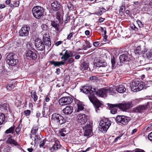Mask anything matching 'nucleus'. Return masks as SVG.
<instances>
[{
    "label": "nucleus",
    "mask_w": 152,
    "mask_h": 152,
    "mask_svg": "<svg viewBox=\"0 0 152 152\" xmlns=\"http://www.w3.org/2000/svg\"><path fill=\"white\" fill-rule=\"evenodd\" d=\"M90 86H85L82 87L81 91L84 93L88 94L90 101L93 104L95 108L96 112H97L98 109L102 105V104L94 96V91L92 89Z\"/></svg>",
    "instance_id": "nucleus-1"
},
{
    "label": "nucleus",
    "mask_w": 152,
    "mask_h": 152,
    "mask_svg": "<svg viewBox=\"0 0 152 152\" xmlns=\"http://www.w3.org/2000/svg\"><path fill=\"white\" fill-rule=\"evenodd\" d=\"M66 122V120L59 114L55 113L52 115L50 123L54 129H57L59 128L61 124H64Z\"/></svg>",
    "instance_id": "nucleus-2"
},
{
    "label": "nucleus",
    "mask_w": 152,
    "mask_h": 152,
    "mask_svg": "<svg viewBox=\"0 0 152 152\" xmlns=\"http://www.w3.org/2000/svg\"><path fill=\"white\" fill-rule=\"evenodd\" d=\"M45 10L42 7L39 6H35L32 10L33 16L35 18L39 19L45 15Z\"/></svg>",
    "instance_id": "nucleus-3"
},
{
    "label": "nucleus",
    "mask_w": 152,
    "mask_h": 152,
    "mask_svg": "<svg viewBox=\"0 0 152 152\" xmlns=\"http://www.w3.org/2000/svg\"><path fill=\"white\" fill-rule=\"evenodd\" d=\"M108 93L110 95L114 94V90L112 88H101L96 91V94L100 97H104L107 96V94Z\"/></svg>",
    "instance_id": "nucleus-4"
},
{
    "label": "nucleus",
    "mask_w": 152,
    "mask_h": 152,
    "mask_svg": "<svg viewBox=\"0 0 152 152\" xmlns=\"http://www.w3.org/2000/svg\"><path fill=\"white\" fill-rule=\"evenodd\" d=\"M100 64V66L96 68V69L98 70L97 73L102 74H104L108 73L111 71L112 68L109 65L107 64L106 63L103 62H99Z\"/></svg>",
    "instance_id": "nucleus-5"
},
{
    "label": "nucleus",
    "mask_w": 152,
    "mask_h": 152,
    "mask_svg": "<svg viewBox=\"0 0 152 152\" xmlns=\"http://www.w3.org/2000/svg\"><path fill=\"white\" fill-rule=\"evenodd\" d=\"M111 124V121L108 118H105L100 121L99 125L103 132H105Z\"/></svg>",
    "instance_id": "nucleus-6"
},
{
    "label": "nucleus",
    "mask_w": 152,
    "mask_h": 152,
    "mask_svg": "<svg viewBox=\"0 0 152 152\" xmlns=\"http://www.w3.org/2000/svg\"><path fill=\"white\" fill-rule=\"evenodd\" d=\"M6 59L7 62L12 66L16 65L18 62V60L16 58V55L12 53H9L7 56Z\"/></svg>",
    "instance_id": "nucleus-7"
},
{
    "label": "nucleus",
    "mask_w": 152,
    "mask_h": 152,
    "mask_svg": "<svg viewBox=\"0 0 152 152\" xmlns=\"http://www.w3.org/2000/svg\"><path fill=\"white\" fill-rule=\"evenodd\" d=\"M132 90L134 92H137L142 90L144 86L143 83L137 80H135L132 82Z\"/></svg>",
    "instance_id": "nucleus-8"
},
{
    "label": "nucleus",
    "mask_w": 152,
    "mask_h": 152,
    "mask_svg": "<svg viewBox=\"0 0 152 152\" xmlns=\"http://www.w3.org/2000/svg\"><path fill=\"white\" fill-rule=\"evenodd\" d=\"M73 99L70 96H64L61 98L59 100V104L61 106L68 105L73 102Z\"/></svg>",
    "instance_id": "nucleus-9"
},
{
    "label": "nucleus",
    "mask_w": 152,
    "mask_h": 152,
    "mask_svg": "<svg viewBox=\"0 0 152 152\" xmlns=\"http://www.w3.org/2000/svg\"><path fill=\"white\" fill-rule=\"evenodd\" d=\"M115 120L117 122L126 125L130 121V118L129 117L126 116L118 115L116 117Z\"/></svg>",
    "instance_id": "nucleus-10"
},
{
    "label": "nucleus",
    "mask_w": 152,
    "mask_h": 152,
    "mask_svg": "<svg viewBox=\"0 0 152 152\" xmlns=\"http://www.w3.org/2000/svg\"><path fill=\"white\" fill-rule=\"evenodd\" d=\"M30 27L27 25H24L19 30V35L22 37L27 36L29 34Z\"/></svg>",
    "instance_id": "nucleus-11"
},
{
    "label": "nucleus",
    "mask_w": 152,
    "mask_h": 152,
    "mask_svg": "<svg viewBox=\"0 0 152 152\" xmlns=\"http://www.w3.org/2000/svg\"><path fill=\"white\" fill-rule=\"evenodd\" d=\"M92 122H88L86 125L83 128L84 130V135L85 136H88L91 135L92 132Z\"/></svg>",
    "instance_id": "nucleus-12"
},
{
    "label": "nucleus",
    "mask_w": 152,
    "mask_h": 152,
    "mask_svg": "<svg viewBox=\"0 0 152 152\" xmlns=\"http://www.w3.org/2000/svg\"><path fill=\"white\" fill-rule=\"evenodd\" d=\"M117 105L118 106V107L124 111H126L127 109L130 108L133 106L132 102H129L124 103L117 104Z\"/></svg>",
    "instance_id": "nucleus-13"
},
{
    "label": "nucleus",
    "mask_w": 152,
    "mask_h": 152,
    "mask_svg": "<svg viewBox=\"0 0 152 152\" xmlns=\"http://www.w3.org/2000/svg\"><path fill=\"white\" fill-rule=\"evenodd\" d=\"M35 46L38 50L42 51L45 49V46L42 40L37 39L35 40Z\"/></svg>",
    "instance_id": "nucleus-14"
},
{
    "label": "nucleus",
    "mask_w": 152,
    "mask_h": 152,
    "mask_svg": "<svg viewBox=\"0 0 152 152\" xmlns=\"http://www.w3.org/2000/svg\"><path fill=\"white\" fill-rule=\"evenodd\" d=\"M77 121L80 124H84L86 123L87 121L86 115L83 114H78L77 117Z\"/></svg>",
    "instance_id": "nucleus-15"
},
{
    "label": "nucleus",
    "mask_w": 152,
    "mask_h": 152,
    "mask_svg": "<svg viewBox=\"0 0 152 152\" xmlns=\"http://www.w3.org/2000/svg\"><path fill=\"white\" fill-rule=\"evenodd\" d=\"M130 56L129 54H123L121 55L119 57V59L120 62L117 63V65L120 66L121 65V63L124 64L129 61L130 60Z\"/></svg>",
    "instance_id": "nucleus-16"
},
{
    "label": "nucleus",
    "mask_w": 152,
    "mask_h": 152,
    "mask_svg": "<svg viewBox=\"0 0 152 152\" xmlns=\"http://www.w3.org/2000/svg\"><path fill=\"white\" fill-rule=\"evenodd\" d=\"M26 56L27 58L29 60L35 61L37 58L36 53L31 50H29L27 52Z\"/></svg>",
    "instance_id": "nucleus-17"
},
{
    "label": "nucleus",
    "mask_w": 152,
    "mask_h": 152,
    "mask_svg": "<svg viewBox=\"0 0 152 152\" xmlns=\"http://www.w3.org/2000/svg\"><path fill=\"white\" fill-rule=\"evenodd\" d=\"M148 103L139 106L134 109V111L137 113L142 112L145 110H147L148 108Z\"/></svg>",
    "instance_id": "nucleus-18"
},
{
    "label": "nucleus",
    "mask_w": 152,
    "mask_h": 152,
    "mask_svg": "<svg viewBox=\"0 0 152 152\" xmlns=\"http://www.w3.org/2000/svg\"><path fill=\"white\" fill-rule=\"evenodd\" d=\"M10 137H8L7 140V142L11 145H14L17 146L18 148L20 147V145L15 140L12 138V137L10 135H9Z\"/></svg>",
    "instance_id": "nucleus-19"
},
{
    "label": "nucleus",
    "mask_w": 152,
    "mask_h": 152,
    "mask_svg": "<svg viewBox=\"0 0 152 152\" xmlns=\"http://www.w3.org/2000/svg\"><path fill=\"white\" fill-rule=\"evenodd\" d=\"M67 52V50L64 49L62 51V52H64V54H63L62 53H59L60 55L62 56L61 59L63 60L64 61H66L68 59V58L72 57V56H71L70 55L69 53H68Z\"/></svg>",
    "instance_id": "nucleus-20"
},
{
    "label": "nucleus",
    "mask_w": 152,
    "mask_h": 152,
    "mask_svg": "<svg viewBox=\"0 0 152 152\" xmlns=\"http://www.w3.org/2000/svg\"><path fill=\"white\" fill-rule=\"evenodd\" d=\"M112 88L114 90V94L115 93V91H116L119 93H122L124 92L126 90L124 86L122 85H119L117 86L116 88Z\"/></svg>",
    "instance_id": "nucleus-21"
},
{
    "label": "nucleus",
    "mask_w": 152,
    "mask_h": 152,
    "mask_svg": "<svg viewBox=\"0 0 152 152\" xmlns=\"http://www.w3.org/2000/svg\"><path fill=\"white\" fill-rule=\"evenodd\" d=\"M52 8L54 10L58 11L61 8V5L60 3L57 1H55L51 4Z\"/></svg>",
    "instance_id": "nucleus-22"
},
{
    "label": "nucleus",
    "mask_w": 152,
    "mask_h": 152,
    "mask_svg": "<svg viewBox=\"0 0 152 152\" xmlns=\"http://www.w3.org/2000/svg\"><path fill=\"white\" fill-rule=\"evenodd\" d=\"M73 107L70 106H67L63 110V113L66 115H69L72 113Z\"/></svg>",
    "instance_id": "nucleus-23"
},
{
    "label": "nucleus",
    "mask_w": 152,
    "mask_h": 152,
    "mask_svg": "<svg viewBox=\"0 0 152 152\" xmlns=\"http://www.w3.org/2000/svg\"><path fill=\"white\" fill-rule=\"evenodd\" d=\"M117 104H110L108 105V107L110 110V112L112 114H115L117 113V110L115 107H118V106Z\"/></svg>",
    "instance_id": "nucleus-24"
},
{
    "label": "nucleus",
    "mask_w": 152,
    "mask_h": 152,
    "mask_svg": "<svg viewBox=\"0 0 152 152\" xmlns=\"http://www.w3.org/2000/svg\"><path fill=\"white\" fill-rule=\"evenodd\" d=\"M139 44L141 45H139L134 50V52L136 54H139L141 50V47H142L144 46L145 43L143 41H140L139 42Z\"/></svg>",
    "instance_id": "nucleus-25"
},
{
    "label": "nucleus",
    "mask_w": 152,
    "mask_h": 152,
    "mask_svg": "<svg viewBox=\"0 0 152 152\" xmlns=\"http://www.w3.org/2000/svg\"><path fill=\"white\" fill-rule=\"evenodd\" d=\"M59 142L58 141H55V143L51 148V150L52 151H56L60 148L61 145L59 144Z\"/></svg>",
    "instance_id": "nucleus-26"
},
{
    "label": "nucleus",
    "mask_w": 152,
    "mask_h": 152,
    "mask_svg": "<svg viewBox=\"0 0 152 152\" xmlns=\"http://www.w3.org/2000/svg\"><path fill=\"white\" fill-rule=\"evenodd\" d=\"M51 25L55 28L56 31H58L60 29L59 24L57 21H51Z\"/></svg>",
    "instance_id": "nucleus-27"
},
{
    "label": "nucleus",
    "mask_w": 152,
    "mask_h": 152,
    "mask_svg": "<svg viewBox=\"0 0 152 152\" xmlns=\"http://www.w3.org/2000/svg\"><path fill=\"white\" fill-rule=\"evenodd\" d=\"M53 65L55 66H59L61 65H64L65 64V62L62 61H51L50 62Z\"/></svg>",
    "instance_id": "nucleus-28"
},
{
    "label": "nucleus",
    "mask_w": 152,
    "mask_h": 152,
    "mask_svg": "<svg viewBox=\"0 0 152 152\" xmlns=\"http://www.w3.org/2000/svg\"><path fill=\"white\" fill-rule=\"evenodd\" d=\"M6 120V117L4 115L0 113V125L4 124Z\"/></svg>",
    "instance_id": "nucleus-29"
},
{
    "label": "nucleus",
    "mask_w": 152,
    "mask_h": 152,
    "mask_svg": "<svg viewBox=\"0 0 152 152\" xmlns=\"http://www.w3.org/2000/svg\"><path fill=\"white\" fill-rule=\"evenodd\" d=\"M15 128V126L13 125L9 129H7L5 132L6 134L11 133L13 134L14 133V131Z\"/></svg>",
    "instance_id": "nucleus-30"
},
{
    "label": "nucleus",
    "mask_w": 152,
    "mask_h": 152,
    "mask_svg": "<svg viewBox=\"0 0 152 152\" xmlns=\"http://www.w3.org/2000/svg\"><path fill=\"white\" fill-rule=\"evenodd\" d=\"M31 94V97L33 99L34 101L36 102L38 99V96L37 95L36 91H32Z\"/></svg>",
    "instance_id": "nucleus-31"
},
{
    "label": "nucleus",
    "mask_w": 152,
    "mask_h": 152,
    "mask_svg": "<svg viewBox=\"0 0 152 152\" xmlns=\"http://www.w3.org/2000/svg\"><path fill=\"white\" fill-rule=\"evenodd\" d=\"M88 64L86 62H83L80 65V69L83 71L86 70L88 69Z\"/></svg>",
    "instance_id": "nucleus-32"
},
{
    "label": "nucleus",
    "mask_w": 152,
    "mask_h": 152,
    "mask_svg": "<svg viewBox=\"0 0 152 152\" xmlns=\"http://www.w3.org/2000/svg\"><path fill=\"white\" fill-rule=\"evenodd\" d=\"M14 4H10L9 6L11 7L12 8H14L15 7H18L19 6V1H16L14 0L13 1Z\"/></svg>",
    "instance_id": "nucleus-33"
},
{
    "label": "nucleus",
    "mask_w": 152,
    "mask_h": 152,
    "mask_svg": "<svg viewBox=\"0 0 152 152\" xmlns=\"http://www.w3.org/2000/svg\"><path fill=\"white\" fill-rule=\"evenodd\" d=\"M78 109L77 111L79 112L80 111L82 110L84 108V105L81 102H79L77 104Z\"/></svg>",
    "instance_id": "nucleus-34"
},
{
    "label": "nucleus",
    "mask_w": 152,
    "mask_h": 152,
    "mask_svg": "<svg viewBox=\"0 0 152 152\" xmlns=\"http://www.w3.org/2000/svg\"><path fill=\"white\" fill-rule=\"evenodd\" d=\"M15 87V85L13 83H9L7 86V90L9 91H11Z\"/></svg>",
    "instance_id": "nucleus-35"
},
{
    "label": "nucleus",
    "mask_w": 152,
    "mask_h": 152,
    "mask_svg": "<svg viewBox=\"0 0 152 152\" xmlns=\"http://www.w3.org/2000/svg\"><path fill=\"white\" fill-rule=\"evenodd\" d=\"M47 34H45L43 35L42 38L44 42H48V41H50V38L48 37H48H47Z\"/></svg>",
    "instance_id": "nucleus-36"
},
{
    "label": "nucleus",
    "mask_w": 152,
    "mask_h": 152,
    "mask_svg": "<svg viewBox=\"0 0 152 152\" xmlns=\"http://www.w3.org/2000/svg\"><path fill=\"white\" fill-rule=\"evenodd\" d=\"M8 107V105L6 104H4L0 106V109L1 110L2 109L4 110H5L7 111Z\"/></svg>",
    "instance_id": "nucleus-37"
},
{
    "label": "nucleus",
    "mask_w": 152,
    "mask_h": 152,
    "mask_svg": "<svg viewBox=\"0 0 152 152\" xmlns=\"http://www.w3.org/2000/svg\"><path fill=\"white\" fill-rule=\"evenodd\" d=\"M38 127L37 126H34L31 130V133L33 134H35L37 132Z\"/></svg>",
    "instance_id": "nucleus-38"
},
{
    "label": "nucleus",
    "mask_w": 152,
    "mask_h": 152,
    "mask_svg": "<svg viewBox=\"0 0 152 152\" xmlns=\"http://www.w3.org/2000/svg\"><path fill=\"white\" fill-rule=\"evenodd\" d=\"M11 150V147L9 145H7L3 150L4 152H10Z\"/></svg>",
    "instance_id": "nucleus-39"
},
{
    "label": "nucleus",
    "mask_w": 152,
    "mask_h": 152,
    "mask_svg": "<svg viewBox=\"0 0 152 152\" xmlns=\"http://www.w3.org/2000/svg\"><path fill=\"white\" fill-rule=\"evenodd\" d=\"M21 127L20 126V125L18 126L16 128L15 131L17 135H18L19 134L21 130Z\"/></svg>",
    "instance_id": "nucleus-40"
},
{
    "label": "nucleus",
    "mask_w": 152,
    "mask_h": 152,
    "mask_svg": "<svg viewBox=\"0 0 152 152\" xmlns=\"http://www.w3.org/2000/svg\"><path fill=\"white\" fill-rule=\"evenodd\" d=\"M85 44L86 45H84L86 46L84 47V49L85 50H86L87 48H90L91 47L90 43L88 41L86 42Z\"/></svg>",
    "instance_id": "nucleus-41"
},
{
    "label": "nucleus",
    "mask_w": 152,
    "mask_h": 152,
    "mask_svg": "<svg viewBox=\"0 0 152 152\" xmlns=\"http://www.w3.org/2000/svg\"><path fill=\"white\" fill-rule=\"evenodd\" d=\"M115 58L114 57H113V58H111V63L112 64V67L113 68L115 66Z\"/></svg>",
    "instance_id": "nucleus-42"
},
{
    "label": "nucleus",
    "mask_w": 152,
    "mask_h": 152,
    "mask_svg": "<svg viewBox=\"0 0 152 152\" xmlns=\"http://www.w3.org/2000/svg\"><path fill=\"white\" fill-rule=\"evenodd\" d=\"M147 56L148 59L152 61V52H150L149 53H147Z\"/></svg>",
    "instance_id": "nucleus-43"
},
{
    "label": "nucleus",
    "mask_w": 152,
    "mask_h": 152,
    "mask_svg": "<svg viewBox=\"0 0 152 152\" xmlns=\"http://www.w3.org/2000/svg\"><path fill=\"white\" fill-rule=\"evenodd\" d=\"M35 142H37L40 139V138L39 135H35Z\"/></svg>",
    "instance_id": "nucleus-44"
},
{
    "label": "nucleus",
    "mask_w": 152,
    "mask_h": 152,
    "mask_svg": "<svg viewBox=\"0 0 152 152\" xmlns=\"http://www.w3.org/2000/svg\"><path fill=\"white\" fill-rule=\"evenodd\" d=\"M138 24L140 28H143L144 26V24L140 20L137 21Z\"/></svg>",
    "instance_id": "nucleus-45"
},
{
    "label": "nucleus",
    "mask_w": 152,
    "mask_h": 152,
    "mask_svg": "<svg viewBox=\"0 0 152 152\" xmlns=\"http://www.w3.org/2000/svg\"><path fill=\"white\" fill-rule=\"evenodd\" d=\"M67 6L69 10H71L73 8L72 5L70 2H69L67 4Z\"/></svg>",
    "instance_id": "nucleus-46"
},
{
    "label": "nucleus",
    "mask_w": 152,
    "mask_h": 152,
    "mask_svg": "<svg viewBox=\"0 0 152 152\" xmlns=\"http://www.w3.org/2000/svg\"><path fill=\"white\" fill-rule=\"evenodd\" d=\"M56 18L58 20H60V19H61V18H60L61 13H60L59 12H57L56 13Z\"/></svg>",
    "instance_id": "nucleus-47"
},
{
    "label": "nucleus",
    "mask_w": 152,
    "mask_h": 152,
    "mask_svg": "<svg viewBox=\"0 0 152 152\" xmlns=\"http://www.w3.org/2000/svg\"><path fill=\"white\" fill-rule=\"evenodd\" d=\"M42 29L44 30H47L48 29V27L45 24H42L41 26Z\"/></svg>",
    "instance_id": "nucleus-48"
},
{
    "label": "nucleus",
    "mask_w": 152,
    "mask_h": 152,
    "mask_svg": "<svg viewBox=\"0 0 152 152\" xmlns=\"http://www.w3.org/2000/svg\"><path fill=\"white\" fill-rule=\"evenodd\" d=\"M125 10V5L123 4L119 10L120 12H123Z\"/></svg>",
    "instance_id": "nucleus-49"
},
{
    "label": "nucleus",
    "mask_w": 152,
    "mask_h": 152,
    "mask_svg": "<svg viewBox=\"0 0 152 152\" xmlns=\"http://www.w3.org/2000/svg\"><path fill=\"white\" fill-rule=\"evenodd\" d=\"M30 113L31 111L29 110H27L24 111V113L27 116L29 115L30 114Z\"/></svg>",
    "instance_id": "nucleus-50"
},
{
    "label": "nucleus",
    "mask_w": 152,
    "mask_h": 152,
    "mask_svg": "<svg viewBox=\"0 0 152 152\" xmlns=\"http://www.w3.org/2000/svg\"><path fill=\"white\" fill-rule=\"evenodd\" d=\"M67 61L68 63H70V64H72V63H73V62H74V59H73V58H70L69 59L68 58V59H67Z\"/></svg>",
    "instance_id": "nucleus-51"
},
{
    "label": "nucleus",
    "mask_w": 152,
    "mask_h": 152,
    "mask_svg": "<svg viewBox=\"0 0 152 152\" xmlns=\"http://www.w3.org/2000/svg\"><path fill=\"white\" fill-rule=\"evenodd\" d=\"M97 77L95 76H91L90 77V79L92 81H95L97 79Z\"/></svg>",
    "instance_id": "nucleus-52"
},
{
    "label": "nucleus",
    "mask_w": 152,
    "mask_h": 152,
    "mask_svg": "<svg viewBox=\"0 0 152 152\" xmlns=\"http://www.w3.org/2000/svg\"><path fill=\"white\" fill-rule=\"evenodd\" d=\"M44 43L45 45L48 46V47H50L51 46V42L50 41L44 42Z\"/></svg>",
    "instance_id": "nucleus-53"
},
{
    "label": "nucleus",
    "mask_w": 152,
    "mask_h": 152,
    "mask_svg": "<svg viewBox=\"0 0 152 152\" xmlns=\"http://www.w3.org/2000/svg\"><path fill=\"white\" fill-rule=\"evenodd\" d=\"M134 151L135 152H145L143 150L139 148L136 149Z\"/></svg>",
    "instance_id": "nucleus-54"
},
{
    "label": "nucleus",
    "mask_w": 152,
    "mask_h": 152,
    "mask_svg": "<svg viewBox=\"0 0 152 152\" xmlns=\"http://www.w3.org/2000/svg\"><path fill=\"white\" fill-rule=\"evenodd\" d=\"M45 143V140H43L42 141H41V142H40V145H39L40 147H41L43 146L44 145Z\"/></svg>",
    "instance_id": "nucleus-55"
},
{
    "label": "nucleus",
    "mask_w": 152,
    "mask_h": 152,
    "mask_svg": "<svg viewBox=\"0 0 152 152\" xmlns=\"http://www.w3.org/2000/svg\"><path fill=\"white\" fill-rule=\"evenodd\" d=\"M72 34L73 33L71 32L68 35L67 37V39L70 40L71 39V38L72 37Z\"/></svg>",
    "instance_id": "nucleus-56"
},
{
    "label": "nucleus",
    "mask_w": 152,
    "mask_h": 152,
    "mask_svg": "<svg viewBox=\"0 0 152 152\" xmlns=\"http://www.w3.org/2000/svg\"><path fill=\"white\" fill-rule=\"evenodd\" d=\"M131 28L132 29L134 30L135 31H137L138 30V28L134 24L132 25L131 26Z\"/></svg>",
    "instance_id": "nucleus-57"
},
{
    "label": "nucleus",
    "mask_w": 152,
    "mask_h": 152,
    "mask_svg": "<svg viewBox=\"0 0 152 152\" xmlns=\"http://www.w3.org/2000/svg\"><path fill=\"white\" fill-rule=\"evenodd\" d=\"M71 56H72V57L75 56V58L76 60L79 59L80 57V55H74Z\"/></svg>",
    "instance_id": "nucleus-58"
},
{
    "label": "nucleus",
    "mask_w": 152,
    "mask_h": 152,
    "mask_svg": "<svg viewBox=\"0 0 152 152\" xmlns=\"http://www.w3.org/2000/svg\"><path fill=\"white\" fill-rule=\"evenodd\" d=\"M148 138L150 140L152 141V132L149 134Z\"/></svg>",
    "instance_id": "nucleus-59"
},
{
    "label": "nucleus",
    "mask_w": 152,
    "mask_h": 152,
    "mask_svg": "<svg viewBox=\"0 0 152 152\" xmlns=\"http://www.w3.org/2000/svg\"><path fill=\"white\" fill-rule=\"evenodd\" d=\"M99 44V42H94L93 45L95 47L98 46Z\"/></svg>",
    "instance_id": "nucleus-60"
},
{
    "label": "nucleus",
    "mask_w": 152,
    "mask_h": 152,
    "mask_svg": "<svg viewBox=\"0 0 152 152\" xmlns=\"http://www.w3.org/2000/svg\"><path fill=\"white\" fill-rule=\"evenodd\" d=\"M62 43V42L61 41H59L56 42L55 45L56 46H57L60 45Z\"/></svg>",
    "instance_id": "nucleus-61"
},
{
    "label": "nucleus",
    "mask_w": 152,
    "mask_h": 152,
    "mask_svg": "<svg viewBox=\"0 0 152 152\" xmlns=\"http://www.w3.org/2000/svg\"><path fill=\"white\" fill-rule=\"evenodd\" d=\"M59 134H60L62 136L64 137L65 135V134L61 131L60 132Z\"/></svg>",
    "instance_id": "nucleus-62"
},
{
    "label": "nucleus",
    "mask_w": 152,
    "mask_h": 152,
    "mask_svg": "<svg viewBox=\"0 0 152 152\" xmlns=\"http://www.w3.org/2000/svg\"><path fill=\"white\" fill-rule=\"evenodd\" d=\"M56 73L57 74L59 75L60 73V69L59 68L57 69Z\"/></svg>",
    "instance_id": "nucleus-63"
},
{
    "label": "nucleus",
    "mask_w": 152,
    "mask_h": 152,
    "mask_svg": "<svg viewBox=\"0 0 152 152\" xmlns=\"http://www.w3.org/2000/svg\"><path fill=\"white\" fill-rule=\"evenodd\" d=\"M11 2V0H7L6 1L5 3L7 4L8 5L11 4V3H10Z\"/></svg>",
    "instance_id": "nucleus-64"
}]
</instances>
